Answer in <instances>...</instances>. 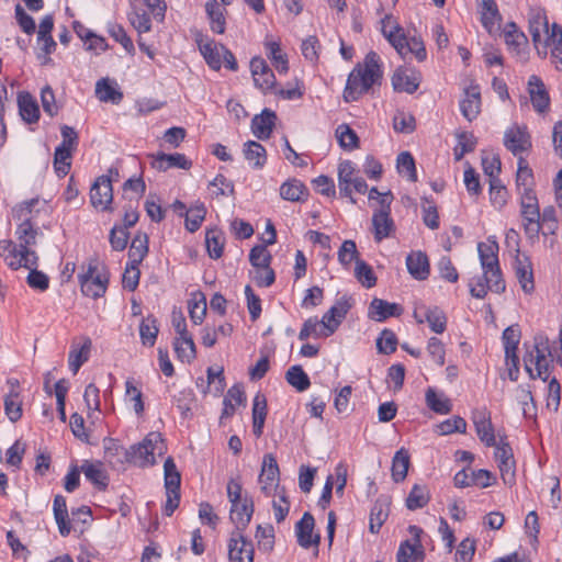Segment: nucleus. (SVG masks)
I'll return each instance as SVG.
<instances>
[{"mask_svg":"<svg viewBox=\"0 0 562 562\" xmlns=\"http://www.w3.org/2000/svg\"><path fill=\"white\" fill-rule=\"evenodd\" d=\"M420 83V74L409 68H398L392 76V86L395 91L414 93Z\"/></svg>","mask_w":562,"mask_h":562,"instance_id":"nucleus-18","label":"nucleus"},{"mask_svg":"<svg viewBox=\"0 0 562 562\" xmlns=\"http://www.w3.org/2000/svg\"><path fill=\"white\" fill-rule=\"evenodd\" d=\"M413 315L418 324L427 323L430 329L436 334H442L446 330V314L437 306H416Z\"/></svg>","mask_w":562,"mask_h":562,"instance_id":"nucleus-11","label":"nucleus"},{"mask_svg":"<svg viewBox=\"0 0 562 562\" xmlns=\"http://www.w3.org/2000/svg\"><path fill=\"white\" fill-rule=\"evenodd\" d=\"M504 38L508 48L516 54H520L527 44L526 35L520 32L517 25L513 22L506 24L504 30Z\"/></svg>","mask_w":562,"mask_h":562,"instance_id":"nucleus-41","label":"nucleus"},{"mask_svg":"<svg viewBox=\"0 0 562 562\" xmlns=\"http://www.w3.org/2000/svg\"><path fill=\"white\" fill-rule=\"evenodd\" d=\"M54 518L58 526V531L66 537L71 531V524L68 517L66 498L63 495H56L53 503Z\"/></svg>","mask_w":562,"mask_h":562,"instance_id":"nucleus-30","label":"nucleus"},{"mask_svg":"<svg viewBox=\"0 0 562 562\" xmlns=\"http://www.w3.org/2000/svg\"><path fill=\"white\" fill-rule=\"evenodd\" d=\"M78 279L81 292L86 296L101 297L108 289L109 273L97 257L90 258L86 265H82Z\"/></svg>","mask_w":562,"mask_h":562,"instance_id":"nucleus-5","label":"nucleus"},{"mask_svg":"<svg viewBox=\"0 0 562 562\" xmlns=\"http://www.w3.org/2000/svg\"><path fill=\"white\" fill-rule=\"evenodd\" d=\"M516 278L525 293H531L535 289L532 265L529 258L516 249L514 262Z\"/></svg>","mask_w":562,"mask_h":562,"instance_id":"nucleus-15","label":"nucleus"},{"mask_svg":"<svg viewBox=\"0 0 562 562\" xmlns=\"http://www.w3.org/2000/svg\"><path fill=\"white\" fill-rule=\"evenodd\" d=\"M95 94L100 101L113 104H119L123 99V93L104 78L97 81Z\"/></svg>","mask_w":562,"mask_h":562,"instance_id":"nucleus-46","label":"nucleus"},{"mask_svg":"<svg viewBox=\"0 0 562 562\" xmlns=\"http://www.w3.org/2000/svg\"><path fill=\"white\" fill-rule=\"evenodd\" d=\"M243 153L245 159L250 164V166L254 169H261L267 162L266 148L255 140L246 142L244 144Z\"/></svg>","mask_w":562,"mask_h":562,"instance_id":"nucleus-33","label":"nucleus"},{"mask_svg":"<svg viewBox=\"0 0 562 562\" xmlns=\"http://www.w3.org/2000/svg\"><path fill=\"white\" fill-rule=\"evenodd\" d=\"M504 146L514 156H520L531 148L530 135L526 126L513 125L504 133Z\"/></svg>","mask_w":562,"mask_h":562,"instance_id":"nucleus-10","label":"nucleus"},{"mask_svg":"<svg viewBox=\"0 0 562 562\" xmlns=\"http://www.w3.org/2000/svg\"><path fill=\"white\" fill-rule=\"evenodd\" d=\"M10 393L4 397V412L8 418L15 423L22 417V401L13 382Z\"/></svg>","mask_w":562,"mask_h":562,"instance_id":"nucleus-47","label":"nucleus"},{"mask_svg":"<svg viewBox=\"0 0 562 562\" xmlns=\"http://www.w3.org/2000/svg\"><path fill=\"white\" fill-rule=\"evenodd\" d=\"M173 348L183 362H191L195 358V345L191 335L176 337Z\"/></svg>","mask_w":562,"mask_h":562,"instance_id":"nucleus-50","label":"nucleus"},{"mask_svg":"<svg viewBox=\"0 0 562 562\" xmlns=\"http://www.w3.org/2000/svg\"><path fill=\"white\" fill-rule=\"evenodd\" d=\"M420 206L424 224L430 229H437L440 222L436 203L429 198H424Z\"/></svg>","mask_w":562,"mask_h":562,"instance_id":"nucleus-58","label":"nucleus"},{"mask_svg":"<svg viewBox=\"0 0 562 562\" xmlns=\"http://www.w3.org/2000/svg\"><path fill=\"white\" fill-rule=\"evenodd\" d=\"M254 514L252 501L244 497V501L231 505V520L235 525L234 530L244 531Z\"/></svg>","mask_w":562,"mask_h":562,"instance_id":"nucleus-23","label":"nucleus"},{"mask_svg":"<svg viewBox=\"0 0 562 562\" xmlns=\"http://www.w3.org/2000/svg\"><path fill=\"white\" fill-rule=\"evenodd\" d=\"M165 488L166 492H179L181 475L171 457H168L164 463Z\"/></svg>","mask_w":562,"mask_h":562,"instance_id":"nucleus-51","label":"nucleus"},{"mask_svg":"<svg viewBox=\"0 0 562 562\" xmlns=\"http://www.w3.org/2000/svg\"><path fill=\"white\" fill-rule=\"evenodd\" d=\"M282 199L291 202L303 201L307 196V188L297 179H290L280 187Z\"/></svg>","mask_w":562,"mask_h":562,"instance_id":"nucleus-38","label":"nucleus"},{"mask_svg":"<svg viewBox=\"0 0 562 562\" xmlns=\"http://www.w3.org/2000/svg\"><path fill=\"white\" fill-rule=\"evenodd\" d=\"M40 234V229L29 218L19 224L15 235L21 250H32L31 247L36 244V238Z\"/></svg>","mask_w":562,"mask_h":562,"instance_id":"nucleus-31","label":"nucleus"},{"mask_svg":"<svg viewBox=\"0 0 562 562\" xmlns=\"http://www.w3.org/2000/svg\"><path fill=\"white\" fill-rule=\"evenodd\" d=\"M390 503L387 498L380 497L375 501L370 512L369 529L372 533H378L389 517Z\"/></svg>","mask_w":562,"mask_h":562,"instance_id":"nucleus-32","label":"nucleus"},{"mask_svg":"<svg viewBox=\"0 0 562 562\" xmlns=\"http://www.w3.org/2000/svg\"><path fill=\"white\" fill-rule=\"evenodd\" d=\"M206 209L204 204L200 203L192 206L191 209L186 211V228L190 233L196 232L200 228L202 222L204 221Z\"/></svg>","mask_w":562,"mask_h":562,"instance_id":"nucleus-61","label":"nucleus"},{"mask_svg":"<svg viewBox=\"0 0 562 562\" xmlns=\"http://www.w3.org/2000/svg\"><path fill=\"white\" fill-rule=\"evenodd\" d=\"M19 112L26 123H35L40 119V109L36 101L27 92H22L18 97Z\"/></svg>","mask_w":562,"mask_h":562,"instance_id":"nucleus-34","label":"nucleus"},{"mask_svg":"<svg viewBox=\"0 0 562 562\" xmlns=\"http://www.w3.org/2000/svg\"><path fill=\"white\" fill-rule=\"evenodd\" d=\"M380 24V31L385 40L394 48H403L401 41L404 40L405 33L397 20L392 14H386L381 19Z\"/></svg>","mask_w":562,"mask_h":562,"instance_id":"nucleus-24","label":"nucleus"},{"mask_svg":"<svg viewBox=\"0 0 562 562\" xmlns=\"http://www.w3.org/2000/svg\"><path fill=\"white\" fill-rule=\"evenodd\" d=\"M402 313V307L396 303H389L382 299H373L370 308L369 316L376 321L383 322L389 317L398 316Z\"/></svg>","mask_w":562,"mask_h":562,"instance_id":"nucleus-28","label":"nucleus"},{"mask_svg":"<svg viewBox=\"0 0 562 562\" xmlns=\"http://www.w3.org/2000/svg\"><path fill=\"white\" fill-rule=\"evenodd\" d=\"M426 404L427 406L438 414H448L452 409V404L448 397L442 393H437L432 387L426 391Z\"/></svg>","mask_w":562,"mask_h":562,"instance_id":"nucleus-49","label":"nucleus"},{"mask_svg":"<svg viewBox=\"0 0 562 562\" xmlns=\"http://www.w3.org/2000/svg\"><path fill=\"white\" fill-rule=\"evenodd\" d=\"M314 526L315 520L310 513H304L302 518L295 525L297 542L304 549H308L312 546L317 547L319 543V536L313 535Z\"/></svg>","mask_w":562,"mask_h":562,"instance_id":"nucleus-16","label":"nucleus"},{"mask_svg":"<svg viewBox=\"0 0 562 562\" xmlns=\"http://www.w3.org/2000/svg\"><path fill=\"white\" fill-rule=\"evenodd\" d=\"M285 380L291 386L296 389L299 392L306 391L311 385L310 378L304 372L301 366H292L291 368H289V370L285 373Z\"/></svg>","mask_w":562,"mask_h":562,"instance_id":"nucleus-52","label":"nucleus"},{"mask_svg":"<svg viewBox=\"0 0 562 562\" xmlns=\"http://www.w3.org/2000/svg\"><path fill=\"white\" fill-rule=\"evenodd\" d=\"M246 401L245 393L240 386L234 385L228 391L223 401V412L221 418H228L234 415L237 406Z\"/></svg>","mask_w":562,"mask_h":562,"instance_id":"nucleus-40","label":"nucleus"},{"mask_svg":"<svg viewBox=\"0 0 562 562\" xmlns=\"http://www.w3.org/2000/svg\"><path fill=\"white\" fill-rule=\"evenodd\" d=\"M529 32L538 55L551 57L562 65V27L555 23L551 26L544 15H536L529 21Z\"/></svg>","mask_w":562,"mask_h":562,"instance_id":"nucleus-3","label":"nucleus"},{"mask_svg":"<svg viewBox=\"0 0 562 562\" xmlns=\"http://www.w3.org/2000/svg\"><path fill=\"white\" fill-rule=\"evenodd\" d=\"M397 562H418L424 559V552L417 546H413L408 540L401 543L397 551Z\"/></svg>","mask_w":562,"mask_h":562,"instance_id":"nucleus-63","label":"nucleus"},{"mask_svg":"<svg viewBox=\"0 0 562 562\" xmlns=\"http://www.w3.org/2000/svg\"><path fill=\"white\" fill-rule=\"evenodd\" d=\"M528 91L533 109L539 113H544L549 109L550 98L543 81L538 76L529 78Z\"/></svg>","mask_w":562,"mask_h":562,"instance_id":"nucleus-21","label":"nucleus"},{"mask_svg":"<svg viewBox=\"0 0 562 562\" xmlns=\"http://www.w3.org/2000/svg\"><path fill=\"white\" fill-rule=\"evenodd\" d=\"M81 471L83 472L86 479L97 487L103 490L108 486V476L100 463H91L86 461L81 465Z\"/></svg>","mask_w":562,"mask_h":562,"instance_id":"nucleus-48","label":"nucleus"},{"mask_svg":"<svg viewBox=\"0 0 562 562\" xmlns=\"http://www.w3.org/2000/svg\"><path fill=\"white\" fill-rule=\"evenodd\" d=\"M254 546L243 531L233 530L228 540L229 562H254Z\"/></svg>","mask_w":562,"mask_h":562,"instance_id":"nucleus-9","label":"nucleus"},{"mask_svg":"<svg viewBox=\"0 0 562 562\" xmlns=\"http://www.w3.org/2000/svg\"><path fill=\"white\" fill-rule=\"evenodd\" d=\"M199 50L206 64L213 70H220L222 67V50L221 45H217L214 41L204 38L202 35L196 37Z\"/></svg>","mask_w":562,"mask_h":562,"instance_id":"nucleus-25","label":"nucleus"},{"mask_svg":"<svg viewBox=\"0 0 562 562\" xmlns=\"http://www.w3.org/2000/svg\"><path fill=\"white\" fill-rule=\"evenodd\" d=\"M205 11L210 20L211 30L214 33L223 34L226 29L224 16L225 9L216 0H209L205 4Z\"/></svg>","mask_w":562,"mask_h":562,"instance_id":"nucleus-35","label":"nucleus"},{"mask_svg":"<svg viewBox=\"0 0 562 562\" xmlns=\"http://www.w3.org/2000/svg\"><path fill=\"white\" fill-rule=\"evenodd\" d=\"M266 50L268 57L271 59L272 65L280 74H285L289 69L286 56L282 53L278 42H267Z\"/></svg>","mask_w":562,"mask_h":562,"instance_id":"nucleus-54","label":"nucleus"},{"mask_svg":"<svg viewBox=\"0 0 562 562\" xmlns=\"http://www.w3.org/2000/svg\"><path fill=\"white\" fill-rule=\"evenodd\" d=\"M527 350L524 357L525 369L531 379L540 378L548 381L553 355L548 337L537 335L531 346L525 345Z\"/></svg>","mask_w":562,"mask_h":562,"instance_id":"nucleus-4","label":"nucleus"},{"mask_svg":"<svg viewBox=\"0 0 562 562\" xmlns=\"http://www.w3.org/2000/svg\"><path fill=\"white\" fill-rule=\"evenodd\" d=\"M0 256L7 265L16 270L19 268H32L37 265L38 257L34 250H21L12 240H0Z\"/></svg>","mask_w":562,"mask_h":562,"instance_id":"nucleus-8","label":"nucleus"},{"mask_svg":"<svg viewBox=\"0 0 562 562\" xmlns=\"http://www.w3.org/2000/svg\"><path fill=\"white\" fill-rule=\"evenodd\" d=\"M460 111L464 119L472 122L481 112V92L476 85H471L464 90L463 98L460 100Z\"/></svg>","mask_w":562,"mask_h":562,"instance_id":"nucleus-19","label":"nucleus"},{"mask_svg":"<svg viewBox=\"0 0 562 562\" xmlns=\"http://www.w3.org/2000/svg\"><path fill=\"white\" fill-rule=\"evenodd\" d=\"M520 215L522 218V226L527 237H538L541 231V213L539 204L535 206L520 209Z\"/></svg>","mask_w":562,"mask_h":562,"instance_id":"nucleus-27","label":"nucleus"},{"mask_svg":"<svg viewBox=\"0 0 562 562\" xmlns=\"http://www.w3.org/2000/svg\"><path fill=\"white\" fill-rule=\"evenodd\" d=\"M157 321L153 316H148L142 321L139 325V336L143 345L153 347L158 335Z\"/></svg>","mask_w":562,"mask_h":562,"instance_id":"nucleus-55","label":"nucleus"},{"mask_svg":"<svg viewBox=\"0 0 562 562\" xmlns=\"http://www.w3.org/2000/svg\"><path fill=\"white\" fill-rule=\"evenodd\" d=\"M351 305L346 296L340 297L336 303L323 315L321 324L325 331L322 334L325 337L334 334L339 327L342 319L346 317Z\"/></svg>","mask_w":562,"mask_h":562,"instance_id":"nucleus-12","label":"nucleus"},{"mask_svg":"<svg viewBox=\"0 0 562 562\" xmlns=\"http://www.w3.org/2000/svg\"><path fill=\"white\" fill-rule=\"evenodd\" d=\"M156 161L158 164V167L164 170L169 169V168H180V169L188 170L192 166L191 160H189L186 157V155L180 154V153H175V154L159 153L156 156Z\"/></svg>","mask_w":562,"mask_h":562,"instance_id":"nucleus-42","label":"nucleus"},{"mask_svg":"<svg viewBox=\"0 0 562 562\" xmlns=\"http://www.w3.org/2000/svg\"><path fill=\"white\" fill-rule=\"evenodd\" d=\"M279 465L273 454L269 453L263 457L261 473L259 475L260 488L266 495L280 490L279 486Z\"/></svg>","mask_w":562,"mask_h":562,"instance_id":"nucleus-13","label":"nucleus"},{"mask_svg":"<svg viewBox=\"0 0 562 562\" xmlns=\"http://www.w3.org/2000/svg\"><path fill=\"white\" fill-rule=\"evenodd\" d=\"M205 245L209 256L218 259L223 255L224 237L217 229H209L205 234Z\"/></svg>","mask_w":562,"mask_h":562,"instance_id":"nucleus-56","label":"nucleus"},{"mask_svg":"<svg viewBox=\"0 0 562 562\" xmlns=\"http://www.w3.org/2000/svg\"><path fill=\"white\" fill-rule=\"evenodd\" d=\"M391 210H376L372 215V227L375 241L381 240L391 236L395 228L394 221L391 217Z\"/></svg>","mask_w":562,"mask_h":562,"instance_id":"nucleus-22","label":"nucleus"},{"mask_svg":"<svg viewBox=\"0 0 562 562\" xmlns=\"http://www.w3.org/2000/svg\"><path fill=\"white\" fill-rule=\"evenodd\" d=\"M267 416V401L265 395L257 394L252 404V431L256 437H260L263 431Z\"/></svg>","mask_w":562,"mask_h":562,"instance_id":"nucleus-39","label":"nucleus"},{"mask_svg":"<svg viewBox=\"0 0 562 562\" xmlns=\"http://www.w3.org/2000/svg\"><path fill=\"white\" fill-rule=\"evenodd\" d=\"M336 137L344 149L352 150L358 147V136L347 124L337 127Z\"/></svg>","mask_w":562,"mask_h":562,"instance_id":"nucleus-64","label":"nucleus"},{"mask_svg":"<svg viewBox=\"0 0 562 562\" xmlns=\"http://www.w3.org/2000/svg\"><path fill=\"white\" fill-rule=\"evenodd\" d=\"M277 115L273 111L265 109L261 114L255 115L251 121V132L259 139H267L270 137Z\"/></svg>","mask_w":562,"mask_h":562,"instance_id":"nucleus-26","label":"nucleus"},{"mask_svg":"<svg viewBox=\"0 0 562 562\" xmlns=\"http://www.w3.org/2000/svg\"><path fill=\"white\" fill-rule=\"evenodd\" d=\"M251 75L255 86L262 91L270 90L274 87L276 77L273 71L269 68L266 60L261 57H255L250 61Z\"/></svg>","mask_w":562,"mask_h":562,"instance_id":"nucleus-17","label":"nucleus"},{"mask_svg":"<svg viewBox=\"0 0 562 562\" xmlns=\"http://www.w3.org/2000/svg\"><path fill=\"white\" fill-rule=\"evenodd\" d=\"M111 178L100 176L97 178L90 189V201L93 207L105 211L110 207L113 200V189Z\"/></svg>","mask_w":562,"mask_h":562,"instance_id":"nucleus-14","label":"nucleus"},{"mask_svg":"<svg viewBox=\"0 0 562 562\" xmlns=\"http://www.w3.org/2000/svg\"><path fill=\"white\" fill-rule=\"evenodd\" d=\"M91 339L89 337L83 338V344L81 347H76L72 345L71 350L68 356L69 369L76 374L80 367L88 361L90 350H91Z\"/></svg>","mask_w":562,"mask_h":562,"instance_id":"nucleus-37","label":"nucleus"},{"mask_svg":"<svg viewBox=\"0 0 562 562\" xmlns=\"http://www.w3.org/2000/svg\"><path fill=\"white\" fill-rule=\"evenodd\" d=\"M409 274L416 280H425L429 276V261L422 251H413L406 258Z\"/></svg>","mask_w":562,"mask_h":562,"instance_id":"nucleus-29","label":"nucleus"},{"mask_svg":"<svg viewBox=\"0 0 562 562\" xmlns=\"http://www.w3.org/2000/svg\"><path fill=\"white\" fill-rule=\"evenodd\" d=\"M148 252V237L144 233H137L128 250V262L139 265Z\"/></svg>","mask_w":562,"mask_h":562,"instance_id":"nucleus-44","label":"nucleus"},{"mask_svg":"<svg viewBox=\"0 0 562 562\" xmlns=\"http://www.w3.org/2000/svg\"><path fill=\"white\" fill-rule=\"evenodd\" d=\"M409 454L404 448L397 450L392 460V477L395 482H402L407 476L409 468Z\"/></svg>","mask_w":562,"mask_h":562,"instance_id":"nucleus-45","label":"nucleus"},{"mask_svg":"<svg viewBox=\"0 0 562 562\" xmlns=\"http://www.w3.org/2000/svg\"><path fill=\"white\" fill-rule=\"evenodd\" d=\"M505 349V357L517 355L518 344L520 341V330L518 326H509L504 329L502 336Z\"/></svg>","mask_w":562,"mask_h":562,"instance_id":"nucleus-60","label":"nucleus"},{"mask_svg":"<svg viewBox=\"0 0 562 562\" xmlns=\"http://www.w3.org/2000/svg\"><path fill=\"white\" fill-rule=\"evenodd\" d=\"M272 508L274 519L277 522H281L285 519L290 510V502L285 495L284 487L274 492V498L272 501Z\"/></svg>","mask_w":562,"mask_h":562,"instance_id":"nucleus-62","label":"nucleus"},{"mask_svg":"<svg viewBox=\"0 0 562 562\" xmlns=\"http://www.w3.org/2000/svg\"><path fill=\"white\" fill-rule=\"evenodd\" d=\"M382 77L380 56L375 52H369L364 58V65L355 68L348 76L344 90L346 102L357 101L368 92Z\"/></svg>","mask_w":562,"mask_h":562,"instance_id":"nucleus-2","label":"nucleus"},{"mask_svg":"<svg viewBox=\"0 0 562 562\" xmlns=\"http://www.w3.org/2000/svg\"><path fill=\"white\" fill-rule=\"evenodd\" d=\"M338 188L340 195L349 198L352 204L356 203L353 192L363 194L368 190L367 182L357 175L355 164L350 160H344L338 165Z\"/></svg>","mask_w":562,"mask_h":562,"instance_id":"nucleus-7","label":"nucleus"},{"mask_svg":"<svg viewBox=\"0 0 562 562\" xmlns=\"http://www.w3.org/2000/svg\"><path fill=\"white\" fill-rule=\"evenodd\" d=\"M72 150L57 146L54 154V168L58 177H65L71 167Z\"/></svg>","mask_w":562,"mask_h":562,"instance_id":"nucleus-57","label":"nucleus"},{"mask_svg":"<svg viewBox=\"0 0 562 562\" xmlns=\"http://www.w3.org/2000/svg\"><path fill=\"white\" fill-rule=\"evenodd\" d=\"M401 43L403 48L400 49L398 47L395 49L403 58H406L408 55H414L418 61H424L426 59L427 52L420 37L412 36L407 38L405 35Z\"/></svg>","mask_w":562,"mask_h":562,"instance_id":"nucleus-36","label":"nucleus"},{"mask_svg":"<svg viewBox=\"0 0 562 562\" xmlns=\"http://www.w3.org/2000/svg\"><path fill=\"white\" fill-rule=\"evenodd\" d=\"M429 501L430 492L428 486L425 484H415L406 498V507L409 510H416L425 507Z\"/></svg>","mask_w":562,"mask_h":562,"instance_id":"nucleus-43","label":"nucleus"},{"mask_svg":"<svg viewBox=\"0 0 562 562\" xmlns=\"http://www.w3.org/2000/svg\"><path fill=\"white\" fill-rule=\"evenodd\" d=\"M477 251L483 276L470 281L471 295L476 299H484L488 291L504 292L506 285L499 268L498 244L494 240L479 243Z\"/></svg>","mask_w":562,"mask_h":562,"instance_id":"nucleus-1","label":"nucleus"},{"mask_svg":"<svg viewBox=\"0 0 562 562\" xmlns=\"http://www.w3.org/2000/svg\"><path fill=\"white\" fill-rule=\"evenodd\" d=\"M472 419L480 440L487 447L496 446L494 428L486 409L475 411Z\"/></svg>","mask_w":562,"mask_h":562,"instance_id":"nucleus-20","label":"nucleus"},{"mask_svg":"<svg viewBox=\"0 0 562 562\" xmlns=\"http://www.w3.org/2000/svg\"><path fill=\"white\" fill-rule=\"evenodd\" d=\"M166 451V446L161 434L149 432L145 439L132 446L130 450H124L125 460L138 467H148L156 463V454L161 456Z\"/></svg>","mask_w":562,"mask_h":562,"instance_id":"nucleus-6","label":"nucleus"},{"mask_svg":"<svg viewBox=\"0 0 562 562\" xmlns=\"http://www.w3.org/2000/svg\"><path fill=\"white\" fill-rule=\"evenodd\" d=\"M501 20L497 4L495 0H482V24L488 31L495 27Z\"/></svg>","mask_w":562,"mask_h":562,"instance_id":"nucleus-53","label":"nucleus"},{"mask_svg":"<svg viewBox=\"0 0 562 562\" xmlns=\"http://www.w3.org/2000/svg\"><path fill=\"white\" fill-rule=\"evenodd\" d=\"M396 168L398 173L406 176L409 181L417 180L415 160L409 151H402L397 156Z\"/></svg>","mask_w":562,"mask_h":562,"instance_id":"nucleus-59","label":"nucleus"}]
</instances>
